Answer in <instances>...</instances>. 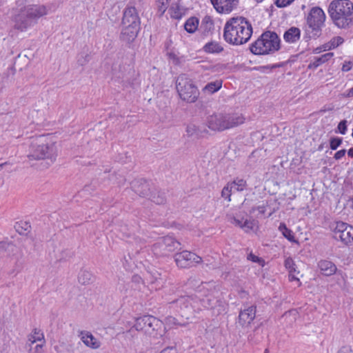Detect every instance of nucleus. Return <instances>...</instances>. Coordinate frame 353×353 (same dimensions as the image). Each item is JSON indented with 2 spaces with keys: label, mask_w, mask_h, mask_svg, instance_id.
Here are the masks:
<instances>
[{
  "label": "nucleus",
  "mask_w": 353,
  "mask_h": 353,
  "mask_svg": "<svg viewBox=\"0 0 353 353\" xmlns=\"http://www.w3.org/2000/svg\"><path fill=\"white\" fill-rule=\"evenodd\" d=\"M253 34L250 21L243 17H232L223 28V39L229 44L241 46L248 43Z\"/></svg>",
  "instance_id": "nucleus-1"
},
{
  "label": "nucleus",
  "mask_w": 353,
  "mask_h": 353,
  "mask_svg": "<svg viewBox=\"0 0 353 353\" xmlns=\"http://www.w3.org/2000/svg\"><path fill=\"white\" fill-rule=\"evenodd\" d=\"M327 11L333 23L340 28L353 23V2L350 0H333Z\"/></svg>",
  "instance_id": "nucleus-2"
},
{
  "label": "nucleus",
  "mask_w": 353,
  "mask_h": 353,
  "mask_svg": "<svg viewBox=\"0 0 353 353\" xmlns=\"http://www.w3.org/2000/svg\"><path fill=\"white\" fill-rule=\"evenodd\" d=\"M280 48V39L274 32L265 31L251 43L250 50L256 55L272 54Z\"/></svg>",
  "instance_id": "nucleus-3"
},
{
  "label": "nucleus",
  "mask_w": 353,
  "mask_h": 353,
  "mask_svg": "<svg viewBox=\"0 0 353 353\" xmlns=\"http://www.w3.org/2000/svg\"><path fill=\"white\" fill-rule=\"evenodd\" d=\"M176 88L181 100L187 103L196 101L199 97V91L192 79L186 74H181L178 77L176 83Z\"/></svg>",
  "instance_id": "nucleus-4"
},
{
  "label": "nucleus",
  "mask_w": 353,
  "mask_h": 353,
  "mask_svg": "<svg viewBox=\"0 0 353 353\" xmlns=\"http://www.w3.org/2000/svg\"><path fill=\"white\" fill-rule=\"evenodd\" d=\"M47 11L45 6H31L21 10L20 13L14 17V28L19 30L23 31L28 26V21L36 19L45 14Z\"/></svg>",
  "instance_id": "nucleus-5"
},
{
  "label": "nucleus",
  "mask_w": 353,
  "mask_h": 353,
  "mask_svg": "<svg viewBox=\"0 0 353 353\" xmlns=\"http://www.w3.org/2000/svg\"><path fill=\"white\" fill-rule=\"evenodd\" d=\"M333 238L344 245L353 242V226L343 221H336L331 226Z\"/></svg>",
  "instance_id": "nucleus-6"
},
{
  "label": "nucleus",
  "mask_w": 353,
  "mask_h": 353,
  "mask_svg": "<svg viewBox=\"0 0 353 353\" xmlns=\"http://www.w3.org/2000/svg\"><path fill=\"white\" fill-rule=\"evenodd\" d=\"M326 16L323 9L319 6L312 8L306 17V22L313 31H320L324 26Z\"/></svg>",
  "instance_id": "nucleus-7"
},
{
  "label": "nucleus",
  "mask_w": 353,
  "mask_h": 353,
  "mask_svg": "<svg viewBox=\"0 0 353 353\" xmlns=\"http://www.w3.org/2000/svg\"><path fill=\"white\" fill-rule=\"evenodd\" d=\"M174 261L180 268H189L196 264L201 263L202 259L195 253L184 250L174 255Z\"/></svg>",
  "instance_id": "nucleus-8"
},
{
  "label": "nucleus",
  "mask_w": 353,
  "mask_h": 353,
  "mask_svg": "<svg viewBox=\"0 0 353 353\" xmlns=\"http://www.w3.org/2000/svg\"><path fill=\"white\" fill-rule=\"evenodd\" d=\"M210 2L217 13L229 14L237 8L239 0H210Z\"/></svg>",
  "instance_id": "nucleus-9"
},
{
  "label": "nucleus",
  "mask_w": 353,
  "mask_h": 353,
  "mask_svg": "<svg viewBox=\"0 0 353 353\" xmlns=\"http://www.w3.org/2000/svg\"><path fill=\"white\" fill-rule=\"evenodd\" d=\"M224 114H214L207 119L208 127L214 131H223L227 130Z\"/></svg>",
  "instance_id": "nucleus-10"
},
{
  "label": "nucleus",
  "mask_w": 353,
  "mask_h": 353,
  "mask_svg": "<svg viewBox=\"0 0 353 353\" xmlns=\"http://www.w3.org/2000/svg\"><path fill=\"white\" fill-rule=\"evenodd\" d=\"M122 23L123 26L139 27L140 19L134 7H128L124 10Z\"/></svg>",
  "instance_id": "nucleus-11"
},
{
  "label": "nucleus",
  "mask_w": 353,
  "mask_h": 353,
  "mask_svg": "<svg viewBox=\"0 0 353 353\" xmlns=\"http://www.w3.org/2000/svg\"><path fill=\"white\" fill-rule=\"evenodd\" d=\"M55 147L54 144H51L48 145L47 144H43L38 145L35 149L34 154L29 156V158L34 159H46V158H52V155L54 154Z\"/></svg>",
  "instance_id": "nucleus-12"
},
{
  "label": "nucleus",
  "mask_w": 353,
  "mask_h": 353,
  "mask_svg": "<svg viewBox=\"0 0 353 353\" xmlns=\"http://www.w3.org/2000/svg\"><path fill=\"white\" fill-rule=\"evenodd\" d=\"M227 130L237 127L245 121L243 114L240 112H232L224 114Z\"/></svg>",
  "instance_id": "nucleus-13"
},
{
  "label": "nucleus",
  "mask_w": 353,
  "mask_h": 353,
  "mask_svg": "<svg viewBox=\"0 0 353 353\" xmlns=\"http://www.w3.org/2000/svg\"><path fill=\"white\" fill-rule=\"evenodd\" d=\"M256 316V307L250 306L248 308L241 311L239 315V323L242 325L250 324Z\"/></svg>",
  "instance_id": "nucleus-14"
},
{
  "label": "nucleus",
  "mask_w": 353,
  "mask_h": 353,
  "mask_svg": "<svg viewBox=\"0 0 353 353\" xmlns=\"http://www.w3.org/2000/svg\"><path fill=\"white\" fill-rule=\"evenodd\" d=\"M80 337L85 345L90 348L98 349L101 346L100 341L89 332L81 331Z\"/></svg>",
  "instance_id": "nucleus-15"
},
{
  "label": "nucleus",
  "mask_w": 353,
  "mask_h": 353,
  "mask_svg": "<svg viewBox=\"0 0 353 353\" xmlns=\"http://www.w3.org/2000/svg\"><path fill=\"white\" fill-rule=\"evenodd\" d=\"M321 273L326 276L334 274L337 270L336 265L330 261L321 260L318 263Z\"/></svg>",
  "instance_id": "nucleus-16"
},
{
  "label": "nucleus",
  "mask_w": 353,
  "mask_h": 353,
  "mask_svg": "<svg viewBox=\"0 0 353 353\" xmlns=\"http://www.w3.org/2000/svg\"><path fill=\"white\" fill-rule=\"evenodd\" d=\"M285 268L289 272V281H297L299 283V285L301 284L299 279L296 276V274L299 272L296 270V265L294 260L291 257H288L285 260L284 263Z\"/></svg>",
  "instance_id": "nucleus-17"
},
{
  "label": "nucleus",
  "mask_w": 353,
  "mask_h": 353,
  "mask_svg": "<svg viewBox=\"0 0 353 353\" xmlns=\"http://www.w3.org/2000/svg\"><path fill=\"white\" fill-rule=\"evenodd\" d=\"M301 37V30L296 27H291L283 35L284 40L290 43H296Z\"/></svg>",
  "instance_id": "nucleus-18"
},
{
  "label": "nucleus",
  "mask_w": 353,
  "mask_h": 353,
  "mask_svg": "<svg viewBox=\"0 0 353 353\" xmlns=\"http://www.w3.org/2000/svg\"><path fill=\"white\" fill-rule=\"evenodd\" d=\"M122 37L124 40L130 41L134 39L139 32V27L123 26Z\"/></svg>",
  "instance_id": "nucleus-19"
},
{
  "label": "nucleus",
  "mask_w": 353,
  "mask_h": 353,
  "mask_svg": "<svg viewBox=\"0 0 353 353\" xmlns=\"http://www.w3.org/2000/svg\"><path fill=\"white\" fill-rule=\"evenodd\" d=\"M334 57L333 52H327L322 54L321 57H315L314 60L309 64L310 69H315L323 63L327 62Z\"/></svg>",
  "instance_id": "nucleus-20"
},
{
  "label": "nucleus",
  "mask_w": 353,
  "mask_h": 353,
  "mask_svg": "<svg viewBox=\"0 0 353 353\" xmlns=\"http://www.w3.org/2000/svg\"><path fill=\"white\" fill-rule=\"evenodd\" d=\"M203 50L206 53L219 54L223 51V47L219 42L212 41L205 43Z\"/></svg>",
  "instance_id": "nucleus-21"
},
{
  "label": "nucleus",
  "mask_w": 353,
  "mask_h": 353,
  "mask_svg": "<svg viewBox=\"0 0 353 353\" xmlns=\"http://www.w3.org/2000/svg\"><path fill=\"white\" fill-rule=\"evenodd\" d=\"M168 13L172 19L176 20H180L185 14L183 8L178 3L172 4L168 9Z\"/></svg>",
  "instance_id": "nucleus-22"
},
{
  "label": "nucleus",
  "mask_w": 353,
  "mask_h": 353,
  "mask_svg": "<svg viewBox=\"0 0 353 353\" xmlns=\"http://www.w3.org/2000/svg\"><path fill=\"white\" fill-rule=\"evenodd\" d=\"M222 85L223 81L217 79L214 81L208 83L204 88H203L202 92L205 94H214L222 88Z\"/></svg>",
  "instance_id": "nucleus-23"
},
{
  "label": "nucleus",
  "mask_w": 353,
  "mask_h": 353,
  "mask_svg": "<svg viewBox=\"0 0 353 353\" xmlns=\"http://www.w3.org/2000/svg\"><path fill=\"white\" fill-rule=\"evenodd\" d=\"M199 25V19L196 17H191L185 21L184 28L188 33L192 34L198 30Z\"/></svg>",
  "instance_id": "nucleus-24"
},
{
  "label": "nucleus",
  "mask_w": 353,
  "mask_h": 353,
  "mask_svg": "<svg viewBox=\"0 0 353 353\" xmlns=\"http://www.w3.org/2000/svg\"><path fill=\"white\" fill-rule=\"evenodd\" d=\"M138 321L147 325L149 328H152L153 330H155L154 326L161 325V322L151 315L144 316L142 318H139Z\"/></svg>",
  "instance_id": "nucleus-25"
},
{
  "label": "nucleus",
  "mask_w": 353,
  "mask_h": 353,
  "mask_svg": "<svg viewBox=\"0 0 353 353\" xmlns=\"http://www.w3.org/2000/svg\"><path fill=\"white\" fill-rule=\"evenodd\" d=\"M214 23L212 17L205 16L201 21V29L204 32H209L214 30Z\"/></svg>",
  "instance_id": "nucleus-26"
},
{
  "label": "nucleus",
  "mask_w": 353,
  "mask_h": 353,
  "mask_svg": "<svg viewBox=\"0 0 353 353\" xmlns=\"http://www.w3.org/2000/svg\"><path fill=\"white\" fill-rule=\"evenodd\" d=\"M236 225L243 229L245 232H250L253 231L256 227V223L254 220H245L243 223L241 221L234 219Z\"/></svg>",
  "instance_id": "nucleus-27"
},
{
  "label": "nucleus",
  "mask_w": 353,
  "mask_h": 353,
  "mask_svg": "<svg viewBox=\"0 0 353 353\" xmlns=\"http://www.w3.org/2000/svg\"><path fill=\"white\" fill-rule=\"evenodd\" d=\"M344 42L343 37L340 36L333 37L330 41L323 45L324 50H330L341 45Z\"/></svg>",
  "instance_id": "nucleus-28"
},
{
  "label": "nucleus",
  "mask_w": 353,
  "mask_h": 353,
  "mask_svg": "<svg viewBox=\"0 0 353 353\" xmlns=\"http://www.w3.org/2000/svg\"><path fill=\"white\" fill-rule=\"evenodd\" d=\"M279 230L282 232V234L285 236V238H286L289 241L298 243V241L295 239L293 232L290 229L288 228L284 223H280Z\"/></svg>",
  "instance_id": "nucleus-29"
},
{
  "label": "nucleus",
  "mask_w": 353,
  "mask_h": 353,
  "mask_svg": "<svg viewBox=\"0 0 353 353\" xmlns=\"http://www.w3.org/2000/svg\"><path fill=\"white\" fill-rule=\"evenodd\" d=\"M229 184L230 189H234L236 191H243L247 186L246 181L243 179H236Z\"/></svg>",
  "instance_id": "nucleus-30"
},
{
  "label": "nucleus",
  "mask_w": 353,
  "mask_h": 353,
  "mask_svg": "<svg viewBox=\"0 0 353 353\" xmlns=\"http://www.w3.org/2000/svg\"><path fill=\"white\" fill-rule=\"evenodd\" d=\"M16 231L20 234H26L29 232L31 226L30 224L26 221H19L14 225Z\"/></svg>",
  "instance_id": "nucleus-31"
},
{
  "label": "nucleus",
  "mask_w": 353,
  "mask_h": 353,
  "mask_svg": "<svg viewBox=\"0 0 353 353\" xmlns=\"http://www.w3.org/2000/svg\"><path fill=\"white\" fill-rule=\"evenodd\" d=\"M28 340L31 344H34L37 341H44V335L40 330L34 329L29 336Z\"/></svg>",
  "instance_id": "nucleus-32"
},
{
  "label": "nucleus",
  "mask_w": 353,
  "mask_h": 353,
  "mask_svg": "<svg viewBox=\"0 0 353 353\" xmlns=\"http://www.w3.org/2000/svg\"><path fill=\"white\" fill-rule=\"evenodd\" d=\"M175 306L177 308V310L179 308L180 309V310H182L183 309L188 310L191 307V303L188 298L182 297L175 302ZM180 312H181V311Z\"/></svg>",
  "instance_id": "nucleus-33"
},
{
  "label": "nucleus",
  "mask_w": 353,
  "mask_h": 353,
  "mask_svg": "<svg viewBox=\"0 0 353 353\" xmlns=\"http://www.w3.org/2000/svg\"><path fill=\"white\" fill-rule=\"evenodd\" d=\"M165 323L166 326H168L169 328H174L176 327L179 325H182V323H180L177 321L176 318L173 316H168L165 319Z\"/></svg>",
  "instance_id": "nucleus-34"
},
{
  "label": "nucleus",
  "mask_w": 353,
  "mask_h": 353,
  "mask_svg": "<svg viewBox=\"0 0 353 353\" xmlns=\"http://www.w3.org/2000/svg\"><path fill=\"white\" fill-rule=\"evenodd\" d=\"M171 0H158V12L163 15L168 9V6Z\"/></svg>",
  "instance_id": "nucleus-35"
},
{
  "label": "nucleus",
  "mask_w": 353,
  "mask_h": 353,
  "mask_svg": "<svg viewBox=\"0 0 353 353\" xmlns=\"http://www.w3.org/2000/svg\"><path fill=\"white\" fill-rule=\"evenodd\" d=\"M343 139L340 137H332L330 139V147L332 150H336L341 144Z\"/></svg>",
  "instance_id": "nucleus-36"
},
{
  "label": "nucleus",
  "mask_w": 353,
  "mask_h": 353,
  "mask_svg": "<svg viewBox=\"0 0 353 353\" xmlns=\"http://www.w3.org/2000/svg\"><path fill=\"white\" fill-rule=\"evenodd\" d=\"M215 285H214V283L213 282H208V283H201L197 288V290L199 292H201L204 290H215Z\"/></svg>",
  "instance_id": "nucleus-37"
},
{
  "label": "nucleus",
  "mask_w": 353,
  "mask_h": 353,
  "mask_svg": "<svg viewBox=\"0 0 353 353\" xmlns=\"http://www.w3.org/2000/svg\"><path fill=\"white\" fill-rule=\"evenodd\" d=\"M91 274L86 271H82L79 275V281L82 284H85L90 280Z\"/></svg>",
  "instance_id": "nucleus-38"
},
{
  "label": "nucleus",
  "mask_w": 353,
  "mask_h": 353,
  "mask_svg": "<svg viewBox=\"0 0 353 353\" xmlns=\"http://www.w3.org/2000/svg\"><path fill=\"white\" fill-rule=\"evenodd\" d=\"M248 259L254 263H258L262 267L265 265V261L263 259L254 255L253 253L248 254Z\"/></svg>",
  "instance_id": "nucleus-39"
},
{
  "label": "nucleus",
  "mask_w": 353,
  "mask_h": 353,
  "mask_svg": "<svg viewBox=\"0 0 353 353\" xmlns=\"http://www.w3.org/2000/svg\"><path fill=\"white\" fill-rule=\"evenodd\" d=\"M232 189H230V185L228 183L226 187H225L221 192V195L223 197H224L225 199H228V201H230V196H231V191Z\"/></svg>",
  "instance_id": "nucleus-40"
},
{
  "label": "nucleus",
  "mask_w": 353,
  "mask_h": 353,
  "mask_svg": "<svg viewBox=\"0 0 353 353\" xmlns=\"http://www.w3.org/2000/svg\"><path fill=\"white\" fill-rule=\"evenodd\" d=\"M294 0H276L275 5L278 8H285L292 4Z\"/></svg>",
  "instance_id": "nucleus-41"
},
{
  "label": "nucleus",
  "mask_w": 353,
  "mask_h": 353,
  "mask_svg": "<svg viewBox=\"0 0 353 353\" xmlns=\"http://www.w3.org/2000/svg\"><path fill=\"white\" fill-rule=\"evenodd\" d=\"M337 128L341 134H345L347 132V121L343 120L340 121L338 124Z\"/></svg>",
  "instance_id": "nucleus-42"
},
{
  "label": "nucleus",
  "mask_w": 353,
  "mask_h": 353,
  "mask_svg": "<svg viewBox=\"0 0 353 353\" xmlns=\"http://www.w3.org/2000/svg\"><path fill=\"white\" fill-rule=\"evenodd\" d=\"M199 283V281L195 276H190L185 283L189 288H194Z\"/></svg>",
  "instance_id": "nucleus-43"
},
{
  "label": "nucleus",
  "mask_w": 353,
  "mask_h": 353,
  "mask_svg": "<svg viewBox=\"0 0 353 353\" xmlns=\"http://www.w3.org/2000/svg\"><path fill=\"white\" fill-rule=\"evenodd\" d=\"M346 153V150L342 149L340 150H338L336 152H335L334 155V159L336 161L341 159L343 157H345Z\"/></svg>",
  "instance_id": "nucleus-44"
},
{
  "label": "nucleus",
  "mask_w": 353,
  "mask_h": 353,
  "mask_svg": "<svg viewBox=\"0 0 353 353\" xmlns=\"http://www.w3.org/2000/svg\"><path fill=\"white\" fill-rule=\"evenodd\" d=\"M45 341H43L41 344H38L35 346L34 350H30V353H42L43 349V344Z\"/></svg>",
  "instance_id": "nucleus-45"
},
{
  "label": "nucleus",
  "mask_w": 353,
  "mask_h": 353,
  "mask_svg": "<svg viewBox=\"0 0 353 353\" xmlns=\"http://www.w3.org/2000/svg\"><path fill=\"white\" fill-rule=\"evenodd\" d=\"M352 63L351 61H345L343 63L341 70L343 72H348L352 69Z\"/></svg>",
  "instance_id": "nucleus-46"
},
{
  "label": "nucleus",
  "mask_w": 353,
  "mask_h": 353,
  "mask_svg": "<svg viewBox=\"0 0 353 353\" xmlns=\"http://www.w3.org/2000/svg\"><path fill=\"white\" fill-rule=\"evenodd\" d=\"M196 132V128L194 125L188 126L187 132L189 135H193Z\"/></svg>",
  "instance_id": "nucleus-47"
},
{
  "label": "nucleus",
  "mask_w": 353,
  "mask_h": 353,
  "mask_svg": "<svg viewBox=\"0 0 353 353\" xmlns=\"http://www.w3.org/2000/svg\"><path fill=\"white\" fill-rule=\"evenodd\" d=\"M341 96L344 98H350L353 97V87L347 90L345 92L343 93Z\"/></svg>",
  "instance_id": "nucleus-48"
},
{
  "label": "nucleus",
  "mask_w": 353,
  "mask_h": 353,
  "mask_svg": "<svg viewBox=\"0 0 353 353\" xmlns=\"http://www.w3.org/2000/svg\"><path fill=\"white\" fill-rule=\"evenodd\" d=\"M338 353H352V350L350 347H343Z\"/></svg>",
  "instance_id": "nucleus-49"
},
{
  "label": "nucleus",
  "mask_w": 353,
  "mask_h": 353,
  "mask_svg": "<svg viewBox=\"0 0 353 353\" xmlns=\"http://www.w3.org/2000/svg\"><path fill=\"white\" fill-rule=\"evenodd\" d=\"M175 352V350H174V348L172 347H166L165 349H163L161 353H174Z\"/></svg>",
  "instance_id": "nucleus-50"
},
{
  "label": "nucleus",
  "mask_w": 353,
  "mask_h": 353,
  "mask_svg": "<svg viewBox=\"0 0 353 353\" xmlns=\"http://www.w3.org/2000/svg\"><path fill=\"white\" fill-rule=\"evenodd\" d=\"M347 155L351 157V158H353V147L352 148H350L348 150H347Z\"/></svg>",
  "instance_id": "nucleus-51"
},
{
  "label": "nucleus",
  "mask_w": 353,
  "mask_h": 353,
  "mask_svg": "<svg viewBox=\"0 0 353 353\" xmlns=\"http://www.w3.org/2000/svg\"><path fill=\"white\" fill-rule=\"evenodd\" d=\"M264 353H269L268 349H265V351H264Z\"/></svg>",
  "instance_id": "nucleus-52"
},
{
  "label": "nucleus",
  "mask_w": 353,
  "mask_h": 353,
  "mask_svg": "<svg viewBox=\"0 0 353 353\" xmlns=\"http://www.w3.org/2000/svg\"><path fill=\"white\" fill-rule=\"evenodd\" d=\"M163 201H161L160 202L159 201H157V203H162Z\"/></svg>",
  "instance_id": "nucleus-53"
},
{
  "label": "nucleus",
  "mask_w": 353,
  "mask_h": 353,
  "mask_svg": "<svg viewBox=\"0 0 353 353\" xmlns=\"http://www.w3.org/2000/svg\"><path fill=\"white\" fill-rule=\"evenodd\" d=\"M3 165V164H0V167H2Z\"/></svg>",
  "instance_id": "nucleus-54"
}]
</instances>
